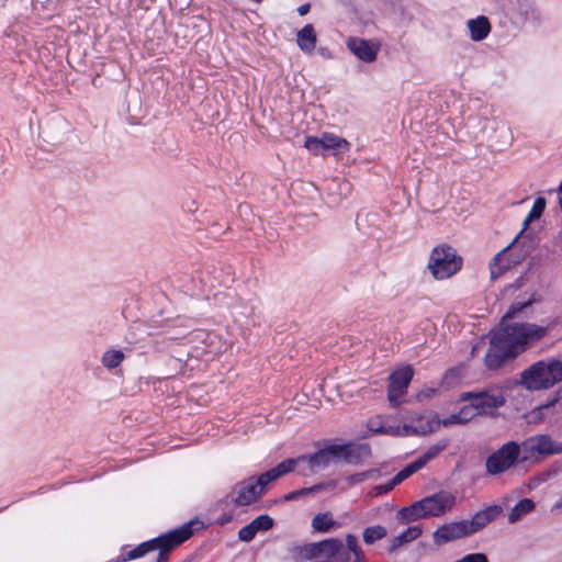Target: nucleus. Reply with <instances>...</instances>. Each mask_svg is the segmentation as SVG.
Returning a JSON list of instances; mask_svg holds the SVG:
<instances>
[{"label": "nucleus", "mask_w": 562, "mask_h": 562, "mask_svg": "<svg viewBox=\"0 0 562 562\" xmlns=\"http://www.w3.org/2000/svg\"><path fill=\"white\" fill-rule=\"evenodd\" d=\"M323 150L331 149L335 154L346 153L350 149V143L333 133H323L321 136Z\"/></svg>", "instance_id": "obj_24"}, {"label": "nucleus", "mask_w": 562, "mask_h": 562, "mask_svg": "<svg viewBox=\"0 0 562 562\" xmlns=\"http://www.w3.org/2000/svg\"><path fill=\"white\" fill-rule=\"evenodd\" d=\"M319 53H321L324 57H330V54H329V52H328L326 48H321V49H319Z\"/></svg>", "instance_id": "obj_48"}, {"label": "nucleus", "mask_w": 562, "mask_h": 562, "mask_svg": "<svg viewBox=\"0 0 562 562\" xmlns=\"http://www.w3.org/2000/svg\"><path fill=\"white\" fill-rule=\"evenodd\" d=\"M322 557L333 560L342 549V541L338 538H330L322 541Z\"/></svg>", "instance_id": "obj_29"}, {"label": "nucleus", "mask_w": 562, "mask_h": 562, "mask_svg": "<svg viewBox=\"0 0 562 562\" xmlns=\"http://www.w3.org/2000/svg\"><path fill=\"white\" fill-rule=\"evenodd\" d=\"M396 485H397V483H395V480L392 479L384 484L373 486L369 492V496L379 497V496L385 495L389 492H391Z\"/></svg>", "instance_id": "obj_33"}, {"label": "nucleus", "mask_w": 562, "mask_h": 562, "mask_svg": "<svg viewBox=\"0 0 562 562\" xmlns=\"http://www.w3.org/2000/svg\"><path fill=\"white\" fill-rule=\"evenodd\" d=\"M462 267V258L457 255L453 247L440 245L432 249L428 269L437 280L448 279L457 273Z\"/></svg>", "instance_id": "obj_5"}, {"label": "nucleus", "mask_w": 562, "mask_h": 562, "mask_svg": "<svg viewBox=\"0 0 562 562\" xmlns=\"http://www.w3.org/2000/svg\"><path fill=\"white\" fill-rule=\"evenodd\" d=\"M422 532L423 530L419 526H412L406 528L391 540L387 552L393 553L403 544L416 540L422 535Z\"/></svg>", "instance_id": "obj_23"}, {"label": "nucleus", "mask_w": 562, "mask_h": 562, "mask_svg": "<svg viewBox=\"0 0 562 562\" xmlns=\"http://www.w3.org/2000/svg\"><path fill=\"white\" fill-rule=\"evenodd\" d=\"M350 561V553L349 551L345 550L344 548L339 553H337L336 557L333 558L329 562H349Z\"/></svg>", "instance_id": "obj_44"}, {"label": "nucleus", "mask_w": 562, "mask_h": 562, "mask_svg": "<svg viewBox=\"0 0 562 562\" xmlns=\"http://www.w3.org/2000/svg\"><path fill=\"white\" fill-rule=\"evenodd\" d=\"M561 193H562V180H561V183L559 186V194H561Z\"/></svg>", "instance_id": "obj_50"}, {"label": "nucleus", "mask_w": 562, "mask_h": 562, "mask_svg": "<svg viewBox=\"0 0 562 562\" xmlns=\"http://www.w3.org/2000/svg\"><path fill=\"white\" fill-rule=\"evenodd\" d=\"M546 205H547V201L543 196H538L535 200L531 210L529 211L527 217L524 221L525 227L527 225H529V223H531L536 220H539L541 217V215L543 214V212L546 210Z\"/></svg>", "instance_id": "obj_31"}, {"label": "nucleus", "mask_w": 562, "mask_h": 562, "mask_svg": "<svg viewBox=\"0 0 562 562\" xmlns=\"http://www.w3.org/2000/svg\"><path fill=\"white\" fill-rule=\"evenodd\" d=\"M233 494H235V496L232 502L238 507L248 506L257 502L262 495L260 487L256 486L254 483V476L237 483L233 490Z\"/></svg>", "instance_id": "obj_15"}, {"label": "nucleus", "mask_w": 562, "mask_h": 562, "mask_svg": "<svg viewBox=\"0 0 562 562\" xmlns=\"http://www.w3.org/2000/svg\"><path fill=\"white\" fill-rule=\"evenodd\" d=\"M294 470V461L293 459H285L281 461L276 467L270 470L261 473L259 476L254 477V483L256 486H259L261 493H263L265 487L277 479L292 472Z\"/></svg>", "instance_id": "obj_17"}, {"label": "nucleus", "mask_w": 562, "mask_h": 562, "mask_svg": "<svg viewBox=\"0 0 562 562\" xmlns=\"http://www.w3.org/2000/svg\"><path fill=\"white\" fill-rule=\"evenodd\" d=\"M322 541L319 542H314V543H310L306 548H305V551H306V555L308 558H321L322 557Z\"/></svg>", "instance_id": "obj_38"}, {"label": "nucleus", "mask_w": 562, "mask_h": 562, "mask_svg": "<svg viewBox=\"0 0 562 562\" xmlns=\"http://www.w3.org/2000/svg\"><path fill=\"white\" fill-rule=\"evenodd\" d=\"M315 446L318 447L315 452L292 458L294 469L299 467V474L303 476L324 470L330 462H336V453L331 452L333 445L321 447V443L316 442Z\"/></svg>", "instance_id": "obj_6"}, {"label": "nucleus", "mask_w": 562, "mask_h": 562, "mask_svg": "<svg viewBox=\"0 0 562 562\" xmlns=\"http://www.w3.org/2000/svg\"><path fill=\"white\" fill-rule=\"evenodd\" d=\"M296 43L300 49L305 54H311L315 49L317 36L312 24L304 25L296 33Z\"/></svg>", "instance_id": "obj_21"}, {"label": "nucleus", "mask_w": 562, "mask_h": 562, "mask_svg": "<svg viewBox=\"0 0 562 562\" xmlns=\"http://www.w3.org/2000/svg\"><path fill=\"white\" fill-rule=\"evenodd\" d=\"M406 391L398 390L392 386H387V398L392 407L396 408L403 403V396L405 395Z\"/></svg>", "instance_id": "obj_34"}, {"label": "nucleus", "mask_w": 562, "mask_h": 562, "mask_svg": "<svg viewBox=\"0 0 562 562\" xmlns=\"http://www.w3.org/2000/svg\"><path fill=\"white\" fill-rule=\"evenodd\" d=\"M450 443V440L445 438L436 442L435 445L430 446L424 453V459L427 460V462L435 459L437 456H439Z\"/></svg>", "instance_id": "obj_32"}, {"label": "nucleus", "mask_w": 562, "mask_h": 562, "mask_svg": "<svg viewBox=\"0 0 562 562\" xmlns=\"http://www.w3.org/2000/svg\"><path fill=\"white\" fill-rule=\"evenodd\" d=\"M304 147L313 155H318L323 150L321 137L307 136L305 138Z\"/></svg>", "instance_id": "obj_35"}, {"label": "nucleus", "mask_w": 562, "mask_h": 562, "mask_svg": "<svg viewBox=\"0 0 562 562\" xmlns=\"http://www.w3.org/2000/svg\"><path fill=\"white\" fill-rule=\"evenodd\" d=\"M414 375V370L411 366H405L396 369L390 374L389 385L398 390L406 391Z\"/></svg>", "instance_id": "obj_22"}, {"label": "nucleus", "mask_w": 562, "mask_h": 562, "mask_svg": "<svg viewBox=\"0 0 562 562\" xmlns=\"http://www.w3.org/2000/svg\"><path fill=\"white\" fill-rule=\"evenodd\" d=\"M347 48L361 61L373 63L380 50L379 43H372L361 37H349L347 40Z\"/></svg>", "instance_id": "obj_14"}, {"label": "nucleus", "mask_w": 562, "mask_h": 562, "mask_svg": "<svg viewBox=\"0 0 562 562\" xmlns=\"http://www.w3.org/2000/svg\"><path fill=\"white\" fill-rule=\"evenodd\" d=\"M454 504L456 497L451 493L440 491L414 502L411 506L401 508L397 516L404 522L427 517H440L451 510Z\"/></svg>", "instance_id": "obj_2"}, {"label": "nucleus", "mask_w": 562, "mask_h": 562, "mask_svg": "<svg viewBox=\"0 0 562 562\" xmlns=\"http://www.w3.org/2000/svg\"><path fill=\"white\" fill-rule=\"evenodd\" d=\"M347 480L349 484H358L368 480V477L366 471H363L349 475Z\"/></svg>", "instance_id": "obj_42"}, {"label": "nucleus", "mask_w": 562, "mask_h": 562, "mask_svg": "<svg viewBox=\"0 0 562 562\" xmlns=\"http://www.w3.org/2000/svg\"><path fill=\"white\" fill-rule=\"evenodd\" d=\"M473 415L470 414L468 407L462 408L459 413L451 414L450 416L440 419L438 415H434L431 418H427L424 420L423 418L418 419V425H416L415 431L416 435H428L436 431L440 426H451V425H461L468 423Z\"/></svg>", "instance_id": "obj_10"}, {"label": "nucleus", "mask_w": 562, "mask_h": 562, "mask_svg": "<svg viewBox=\"0 0 562 562\" xmlns=\"http://www.w3.org/2000/svg\"><path fill=\"white\" fill-rule=\"evenodd\" d=\"M353 562H367L363 550L353 553Z\"/></svg>", "instance_id": "obj_47"}, {"label": "nucleus", "mask_w": 562, "mask_h": 562, "mask_svg": "<svg viewBox=\"0 0 562 562\" xmlns=\"http://www.w3.org/2000/svg\"><path fill=\"white\" fill-rule=\"evenodd\" d=\"M346 544H347V551H349V553H357L358 551H361L362 549L360 548V546L358 544V539L355 535L352 533H348L346 536Z\"/></svg>", "instance_id": "obj_37"}, {"label": "nucleus", "mask_w": 562, "mask_h": 562, "mask_svg": "<svg viewBox=\"0 0 562 562\" xmlns=\"http://www.w3.org/2000/svg\"><path fill=\"white\" fill-rule=\"evenodd\" d=\"M470 535V530L464 519L441 525L434 531L432 540L436 546L440 547Z\"/></svg>", "instance_id": "obj_12"}, {"label": "nucleus", "mask_w": 562, "mask_h": 562, "mask_svg": "<svg viewBox=\"0 0 562 562\" xmlns=\"http://www.w3.org/2000/svg\"><path fill=\"white\" fill-rule=\"evenodd\" d=\"M333 453H336V462L345 461L348 464H359L363 459L371 457V448L368 443H333Z\"/></svg>", "instance_id": "obj_11"}, {"label": "nucleus", "mask_w": 562, "mask_h": 562, "mask_svg": "<svg viewBox=\"0 0 562 562\" xmlns=\"http://www.w3.org/2000/svg\"><path fill=\"white\" fill-rule=\"evenodd\" d=\"M562 381V361L557 358L540 360L524 370L520 383L529 391L547 390Z\"/></svg>", "instance_id": "obj_3"}, {"label": "nucleus", "mask_w": 562, "mask_h": 562, "mask_svg": "<svg viewBox=\"0 0 562 562\" xmlns=\"http://www.w3.org/2000/svg\"><path fill=\"white\" fill-rule=\"evenodd\" d=\"M311 9V4L310 3H304V4H301L299 8H297V13L303 16L305 14L308 13Z\"/></svg>", "instance_id": "obj_46"}, {"label": "nucleus", "mask_w": 562, "mask_h": 562, "mask_svg": "<svg viewBox=\"0 0 562 562\" xmlns=\"http://www.w3.org/2000/svg\"><path fill=\"white\" fill-rule=\"evenodd\" d=\"M427 463V460L424 459L423 454H420L416 460L411 462L409 465L416 473L418 470L423 469Z\"/></svg>", "instance_id": "obj_43"}, {"label": "nucleus", "mask_w": 562, "mask_h": 562, "mask_svg": "<svg viewBox=\"0 0 562 562\" xmlns=\"http://www.w3.org/2000/svg\"><path fill=\"white\" fill-rule=\"evenodd\" d=\"M514 313H515V307H512V310H509V311L506 313L505 317H512V315H513Z\"/></svg>", "instance_id": "obj_49"}, {"label": "nucleus", "mask_w": 562, "mask_h": 562, "mask_svg": "<svg viewBox=\"0 0 562 562\" xmlns=\"http://www.w3.org/2000/svg\"><path fill=\"white\" fill-rule=\"evenodd\" d=\"M415 471L411 468L409 463L405 465L398 473L393 477L395 480V483L401 484L404 480L408 479L411 475H413Z\"/></svg>", "instance_id": "obj_40"}, {"label": "nucleus", "mask_w": 562, "mask_h": 562, "mask_svg": "<svg viewBox=\"0 0 562 562\" xmlns=\"http://www.w3.org/2000/svg\"><path fill=\"white\" fill-rule=\"evenodd\" d=\"M521 456V446L516 441H508L487 457L486 472L491 475L504 473L520 461Z\"/></svg>", "instance_id": "obj_7"}, {"label": "nucleus", "mask_w": 562, "mask_h": 562, "mask_svg": "<svg viewBox=\"0 0 562 562\" xmlns=\"http://www.w3.org/2000/svg\"><path fill=\"white\" fill-rule=\"evenodd\" d=\"M516 239L508 245L506 248L501 250L494 258L493 261L490 263V271H491V279L495 280L503 276L513 263H517L518 260H510L508 258L507 251L512 248Z\"/></svg>", "instance_id": "obj_19"}, {"label": "nucleus", "mask_w": 562, "mask_h": 562, "mask_svg": "<svg viewBox=\"0 0 562 562\" xmlns=\"http://www.w3.org/2000/svg\"><path fill=\"white\" fill-rule=\"evenodd\" d=\"M193 535L192 521L183 524L181 527L176 528L167 533L156 537L159 540L158 555L156 562H167L170 552L191 538Z\"/></svg>", "instance_id": "obj_9"}, {"label": "nucleus", "mask_w": 562, "mask_h": 562, "mask_svg": "<svg viewBox=\"0 0 562 562\" xmlns=\"http://www.w3.org/2000/svg\"><path fill=\"white\" fill-rule=\"evenodd\" d=\"M124 358L125 355L122 350L109 349L102 355L101 363L104 368L113 370L122 363Z\"/></svg>", "instance_id": "obj_26"}, {"label": "nucleus", "mask_w": 562, "mask_h": 562, "mask_svg": "<svg viewBox=\"0 0 562 562\" xmlns=\"http://www.w3.org/2000/svg\"><path fill=\"white\" fill-rule=\"evenodd\" d=\"M535 502L531 498L520 499L510 510L508 515V522L515 524L520 520L524 516L531 513L535 509Z\"/></svg>", "instance_id": "obj_25"}, {"label": "nucleus", "mask_w": 562, "mask_h": 562, "mask_svg": "<svg viewBox=\"0 0 562 562\" xmlns=\"http://www.w3.org/2000/svg\"><path fill=\"white\" fill-rule=\"evenodd\" d=\"M325 488H326V485L324 483H318V484L312 485L310 487H303L300 490L292 491V492L285 494L283 498L286 502H291V501H295V499H299L301 497H304V496H307L311 494L318 493Z\"/></svg>", "instance_id": "obj_30"}, {"label": "nucleus", "mask_w": 562, "mask_h": 562, "mask_svg": "<svg viewBox=\"0 0 562 562\" xmlns=\"http://www.w3.org/2000/svg\"><path fill=\"white\" fill-rule=\"evenodd\" d=\"M368 430L374 435H387L392 437H403L409 435H416V426L413 425H389L381 416H375L369 419Z\"/></svg>", "instance_id": "obj_13"}, {"label": "nucleus", "mask_w": 562, "mask_h": 562, "mask_svg": "<svg viewBox=\"0 0 562 562\" xmlns=\"http://www.w3.org/2000/svg\"><path fill=\"white\" fill-rule=\"evenodd\" d=\"M461 401L469 402V407L475 411V415L494 416L495 411L506 403L502 389L491 385L480 391L464 392Z\"/></svg>", "instance_id": "obj_4"}, {"label": "nucleus", "mask_w": 562, "mask_h": 562, "mask_svg": "<svg viewBox=\"0 0 562 562\" xmlns=\"http://www.w3.org/2000/svg\"><path fill=\"white\" fill-rule=\"evenodd\" d=\"M274 520L267 514L260 515L238 531V539L250 542L258 532L268 531L273 527Z\"/></svg>", "instance_id": "obj_16"}, {"label": "nucleus", "mask_w": 562, "mask_h": 562, "mask_svg": "<svg viewBox=\"0 0 562 562\" xmlns=\"http://www.w3.org/2000/svg\"><path fill=\"white\" fill-rule=\"evenodd\" d=\"M467 24L470 31V37L474 42L485 40L491 32V23L485 15H479L475 19H470Z\"/></svg>", "instance_id": "obj_20"}, {"label": "nucleus", "mask_w": 562, "mask_h": 562, "mask_svg": "<svg viewBox=\"0 0 562 562\" xmlns=\"http://www.w3.org/2000/svg\"><path fill=\"white\" fill-rule=\"evenodd\" d=\"M559 398V393H555L554 395L550 396L544 403H541L539 406H537L533 413H540L543 409H549L553 407L558 403Z\"/></svg>", "instance_id": "obj_39"}, {"label": "nucleus", "mask_w": 562, "mask_h": 562, "mask_svg": "<svg viewBox=\"0 0 562 562\" xmlns=\"http://www.w3.org/2000/svg\"><path fill=\"white\" fill-rule=\"evenodd\" d=\"M522 456L520 462L532 459L536 454L551 456L562 452V442H555L549 435H536L521 442Z\"/></svg>", "instance_id": "obj_8"}, {"label": "nucleus", "mask_w": 562, "mask_h": 562, "mask_svg": "<svg viewBox=\"0 0 562 562\" xmlns=\"http://www.w3.org/2000/svg\"><path fill=\"white\" fill-rule=\"evenodd\" d=\"M502 507L499 505H490L482 510L476 512L470 520H465L470 533L473 535L490 522L495 520L502 514Z\"/></svg>", "instance_id": "obj_18"}, {"label": "nucleus", "mask_w": 562, "mask_h": 562, "mask_svg": "<svg viewBox=\"0 0 562 562\" xmlns=\"http://www.w3.org/2000/svg\"><path fill=\"white\" fill-rule=\"evenodd\" d=\"M454 562H488L485 553H469Z\"/></svg>", "instance_id": "obj_36"}, {"label": "nucleus", "mask_w": 562, "mask_h": 562, "mask_svg": "<svg viewBox=\"0 0 562 562\" xmlns=\"http://www.w3.org/2000/svg\"><path fill=\"white\" fill-rule=\"evenodd\" d=\"M386 535H387V530L384 526L375 525V526L367 527L363 530L362 537H363V541L367 544H373L378 540L385 538Z\"/></svg>", "instance_id": "obj_28"}, {"label": "nucleus", "mask_w": 562, "mask_h": 562, "mask_svg": "<svg viewBox=\"0 0 562 562\" xmlns=\"http://www.w3.org/2000/svg\"><path fill=\"white\" fill-rule=\"evenodd\" d=\"M547 329L536 324L506 325L495 331L490 340V348L484 357V363L490 370H497L507 360L516 358L526 350L527 346L544 337Z\"/></svg>", "instance_id": "obj_1"}, {"label": "nucleus", "mask_w": 562, "mask_h": 562, "mask_svg": "<svg viewBox=\"0 0 562 562\" xmlns=\"http://www.w3.org/2000/svg\"><path fill=\"white\" fill-rule=\"evenodd\" d=\"M384 467L369 469L366 471L368 480H378L384 475Z\"/></svg>", "instance_id": "obj_41"}, {"label": "nucleus", "mask_w": 562, "mask_h": 562, "mask_svg": "<svg viewBox=\"0 0 562 562\" xmlns=\"http://www.w3.org/2000/svg\"><path fill=\"white\" fill-rule=\"evenodd\" d=\"M233 519L232 515H227V514H223L221 515L217 519H216V522L220 525V526H225L227 525L228 522H231Z\"/></svg>", "instance_id": "obj_45"}, {"label": "nucleus", "mask_w": 562, "mask_h": 562, "mask_svg": "<svg viewBox=\"0 0 562 562\" xmlns=\"http://www.w3.org/2000/svg\"><path fill=\"white\" fill-rule=\"evenodd\" d=\"M335 525L330 513L317 514L312 520L313 529L318 532H328Z\"/></svg>", "instance_id": "obj_27"}]
</instances>
